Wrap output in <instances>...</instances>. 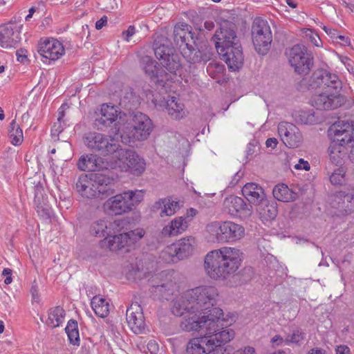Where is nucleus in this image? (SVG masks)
<instances>
[{
    "instance_id": "obj_1",
    "label": "nucleus",
    "mask_w": 354,
    "mask_h": 354,
    "mask_svg": "<svg viewBox=\"0 0 354 354\" xmlns=\"http://www.w3.org/2000/svg\"><path fill=\"white\" fill-rule=\"evenodd\" d=\"M172 313L182 317L180 323V328L185 332H201L205 334H212L217 331L229 329L224 326L223 313L220 308H213L203 312L190 303L176 299L171 308Z\"/></svg>"
},
{
    "instance_id": "obj_2",
    "label": "nucleus",
    "mask_w": 354,
    "mask_h": 354,
    "mask_svg": "<svg viewBox=\"0 0 354 354\" xmlns=\"http://www.w3.org/2000/svg\"><path fill=\"white\" fill-rule=\"evenodd\" d=\"M242 262V252L231 247H222L209 252L204 261L207 274L214 280H225L233 275Z\"/></svg>"
},
{
    "instance_id": "obj_3",
    "label": "nucleus",
    "mask_w": 354,
    "mask_h": 354,
    "mask_svg": "<svg viewBox=\"0 0 354 354\" xmlns=\"http://www.w3.org/2000/svg\"><path fill=\"white\" fill-rule=\"evenodd\" d=\"M328 132L331 138L328 149L330 160L337 165L341 163L347 153L346 147L351 145L349 158L354 163V121L338 120Z\"/></svg>"
},
{
    "instance_id": "obj_4",
    "label": "nucleus",
    "mask_w": 354,
    "mask_h": 354,
    "mask_svg": "<svg viewBox=\"0 0 354 354\" xmlns=\"http://www.w3.org/2000/svg\"><path fill=\"white\" fill-rule=\"evenodd\" d=\"M75 185L77 192L86 198L103 200L115 192L111 179L101 174H82Z\"/></svg>"
},
{
    "instance_id": "obj_5",
    "label": "nucleus",
    "mask_w": 354,
    "mask_h": 354,
    "mask_svg": "<svg viewBox=\"0 0 354 354\" xmlns=\"http://www.w3.org/2000/svg\"><path fill=\"white\" fill-rule=\"evenodd\" d=\"M234 335L232 329H224L212 334H205L203 337L192 338L187 344L185 354H217L218 350L227 353L221 346L230 342Z\"/></svg>"
},
{
    "instance_id": "obj_6",
    "label": "nucleus",
    "mask_w": 354,
    "mask_h": 354,
    "mask_svg": "<svg viewBox=\"0 0 354 354\" xmlns=\"http://www.w3.org/2000/svg\"><path fill=\"white\" fill-rule=\"evenodd\" d=\"M152 129L153 124L148 115L141 112L132 113L121 130V140L129 145L137 140H145Z\"/></svg>"
},
{
    "instance_id": "obj_7",
    "label": "nucleus",
    "mask_w": 354,
    "mask_h": 354,
    "mask_svg": "<svg viewBox=\"0 0 354 354\" xmlns=\"http://www.w3.org/2000/svg\"><path fill=\"white\" fill-rule=\"evenodd\" d=\"M218 292L213 286H201L187 290L177 299L185 303H190V306H194L196 308L206 312L212 310L216 303Z\"/></svg>"
},
{
    "instance_id": "obj_8",
    "label": "nucleus",
    "mask_w": 354,
    "mask_h": 354,
    "mask_svg": "<svg viewBox=\"0 0 354 354\" xmlns=\"http://www.w3.org/2000/svg\"><path fill=\"white\" fill-rule=\"evenodd\" d=\"M196 243V239L192 236L181 238L167 245L161 252L160 258L167 263L183 260L193 254Z\"/></svg>"
},
{
    "instance_id": "obj_9",
    "label": "nucleus",
    "mask_w": 354,
    "mask_h": 354,
    "mask_svg": "<svg viewBox=\"0 0 354 354\" xmlns=\"http://www.w3.org/2000/svg\"><path fill=\"white\" fill-rule=\"evenodd\" d=\"M206 230L218 243L234 242L241 239L245 233L243 226L232 221L212 222L207 225Z\"/></svg>"
},
{
    "instance_id": "obj_10",
    "label": "nucleus",
    "mask_w": 354,
    "mask_h": 354,
    "mask_svg": "<svg viewBox=\"0 0 354 354\" xmlns=\"http://www.w3.org/2000/svg\"><path fill=\"white\" fill-rule=\"evenodd\" d=\"M85 145L91 151L101 155L116 157L121 147L111 136L97 132H90L84 137Z\"/></svg>"
},
{
    "instance_id": "obj_11",
    "label": "nucleus",
    "mask_w": 354,
    "mask_h": 354,
    "mask_svg": "<svg viewBox=\"0 0 354 354\" xmlns=\"http://www.w3.org/2000/svg\"><path fill=\"white\" fill-rule=\"evenodd\" d=\"M252 38L255 50L260 55L268 51L272 41V32L266 20L257 17L252 26Z\"/></svg>"
},
{
    "instance_id": "obj_12",
    "label": "nucleus",
    "mask_w": 354,
    "mask_h": 354,
    "mask_svg": "<svg viewBox=\"0 0 354 354\" xmlns=\"http://www.w3.org/2000/svg\"><path fill=\"white\" fill-rule=\"evenodd\" d=\"M309 86L313 89L322 88L324 91L341 95L339 92L342 88V84L336 74L318 69L310 77Z\"/></svg>"
},
{
    "instance_id": "obj_13",
    "label": "nucleus",
    "mask_w": 354,
    "mask_h": 354,
    "mask_svg": "<svg viewBox=\"0 0 354 354\" xmlns=\"http://www.w3.org/2000/svg\"><path fill=\"white\" fill-rule=\"evenodd\" d=\"M145 232L142 228H137L128 232L113 235L112 238H104L101 241L102 247L106 246L111 251H118L124 248L133 245L145 235Z\"/></svg>"
},
{
    "instance_id": "obj_14",
    "label": "nucleus",
    "mask_w": 354,
    "mask_h": 354,
    "mask_svg": "<svg viewBox=\"0 0 354 354\" xmlns=\"http://www.w3.org/2000/svg\"><path fill=\"white\" fill-rule=\"evenodd\" d=\"M288 61L295 68V71L301 75H307L313 65L311 55L307 53L304 45L296 44L287 53Z\"/></svg>"
},
{
    "instance_id": "obj_15",
    "label": "nucleus",
    "mask_w": 354,
    "mask_h": 354,
    "mask_svg": "<svg viewBox=\"0 0 354 354\" xmlns=\"http://www.w3.org/2000/svg\"><path fill=\"white\" fill-rule=\"evenodd\" d=\"M154 54L166 70L174 75H177L181 70L179 56L174 53V49L167 44L159 42L153 44Z\"/></svg>"
},
{
    "instance_id": "obj_16",
    "label": "nucleus",
    "mask_w": 354,
    "mask_h": 354,
    "mask_svg": "<svg viewBox=\"0 0 354 354\" xmlns=\"http://www.w3.org/2000/svg\"><path fill=\"white\" fill-rule=\"evenodd\" d=\"M140 65L145 73L151 80L160 85H164L168 81L174 80L176 76L167 73L160 67L158 63L149 56L145 55L140 58Z\"/></svg>"
},
{
    "instance_id": "obj_17",
    "label": "nucleus",
    "mask_w": 354,
    "mask_h": 354,
    "mask_svg": "<svg viewBox=\"0 0 354 354\" xmlns=\"http://www.w3.org/2000/svg\"><path fill=\"white\" fill-rule=\"evenodd\" d=\"M37 51L44 59L42 61L48 64L59 59L65 53L63 44L53 38L41 39Z\"/></svg>"
},
{
    "instance_id": "obj_18",
    "label": "nucleus",
    "mask_w": 354,
    "mask_h": 354,
    "mask_svg": "<svg viewBox=\"0 0 354 354\" xmlns=\"http://www.w3.org/2000/svg\"><path fill=\"white\" fill-rule=\"evenodd\" d=\"M120 162L126 164L125 170L134 176H140L145 170V160L135 151L120 148L115 157Z\"/></svg>"
},
{
    "instance_id": "obj_19",
    "label": "nucleus",
    "mask_w": 354,
    "mask_h": 354,
    "mask_svg": "<svg viewBox=\"0 0 354 354\" xmlns=\"http://www.w3.org/2000/svg\"><path fill=\"white\" fill-rule=\"evenodd\" d=\"M235 29V24L228 21H225L221 24L219 30H217L214 35L217 50L234 46V43L240 42Z\"/></svg>"
},
{
    "instance_id": "obj_20",
    "label": "nucleus",
    "mask_w": 354,
    "mask_h": 354,
    "mask_svg": "<svg viewBox=\"0 0 354 354\" xmlns=\"http://www.w3.org/2000/svg\"><path fill=\"white\" fill-rule=\"evenodd\" d=\"M23 25L10 22L0 26V46L5 48H17L21 37Z\"/></svg>"
},
{
    "instance_id": "obj_21",
    "label": "nucleus",
    "mask_w": 354,
    "mask_h": 354,
    "mask_svg": "<svg viewBox=\"0 0 354 354\" xmlns=\"http://www.w3.org/2000/svg\"><path fill=\"white\" fill-rule=\"evenodd\" d=\"M278 133L283 143L288 148H297L302 143V134L292 123L281 122L278 124Z\"/></svg>"
},
{
    "instance_id": "obj_22",
    "label": "nucleus",
    "mask_w": 354,
    "mask_h": 354,
    "mask_svg": "<svg viewBox=\"0 0 354 354\" xmlns=\"http://www.w3.org/2000/svg\"><path fill=\"white\" fill-rule=\"evenodd\" d=\"M223 207L225 211L232 216L243 218L250 217L253 212L251 205L247 204L242 198L233 195L225 198Z\"/></svg>"
},
{
    "instance_id": "obj_23",
    "label": "nucleus",
    "mask_w": 354,
    "mask_h": 354,
    "mask_svg": "<svg viewBox=\"0 0 354 354\" xmlns=\"http://www.w3.org/2000/svg\"><path fill=\"white\" fill-rule=\"evenodd\" d=\"M217 51L230 71H236L243 66V55L240 42L234 43V46L232 45Z\"/></svg>"
},
{
    "instance_id": "obj_24",
    "label": "nucleus",
    "mask_w": 354,
    "mask_h": 354,
    "mask_svg": "<svg viewBox=\"0 0 354 354\" xmlns=\"http://www.w3.org/2000/svg\"><path fill=\"white\" fill-rule=\"evenodd\" d=\"M126 317L128 326L135 334L145 332L146 324L140 305L138 303L132 304L127 310Z\"/></svg>"
},
{
    "instance_id": "obj_25",
    "label": "nucleus",
    "mask_w": 354,
    "mask_h": 354,
    "mask_svg": "<svg viewBox=\"0 0 354 354\" xmlns=\"http://www.w3.org/2000/svg\"><path fill=\"white\" fill-rule=\"evenodd\" d=\"M331 205L342 214H349L354 212V188L337 192L333 196Z\"/></svg>"
},
{
    "instance_id": "obj_26",
    "label": "nucleus",
    "mask_w": 354,
    "mask_h": 354,
    "mask_svg": "<svg viewBox=\"0 0 354 354\" xmlns=\"http://www.w3.org/2000/svg\"><path fill=\"white\" fill-rule=\"evenodd\" d=\"M310 103L317 109H335L342 104L343 97L342 95H333V93L325 91L322 93L313 96Z\"/></svg>"
},
{
    "instance_id": "obj_27",
    "label": "nucleus",
    "mask_w": 354,
    "mask_h": 354,
    "mask_svg": "<svg viewBox=\"0 0 354 354\" xmlns=\"http://www.w3.org/2000/svg\"><path fill=\"white\" fill-rule=\"evenodd\" d=\"M103 208L105 212L111 215H120L132 210L124 192L110 197L103 204Z\"/></svg>"
},
{
    "instance_id": "obj_28",
    "label": "nucleus",
    "mask_w": 354,
    "mask_h": 354,
    "mask_svg": "<svg viewBox=\"0 0 354 354\" xmlns=\"http://www.w3.org/2000/svg\"><path fill=\"white\" fill-rule=\"evenodd\" d=\"M121 112L114 106L103 104L101 106L100 113L95 118L94 124L98 130L104 131L115 122L118 116L121 118Z\"/></svg>"
},
{
    "instance_id": "obj_29",
    "label": "nucleus",
    "mask_w": 354,
    "mask_h": 354,
    "mask_svg": "<svg viewBox=\"0 0 354 354\" xmlns=\"http://www.w3.org/2000/svg\"><path fill=\"white\" fill-rule=\"evenodd\" d=\"M242 194L250 203L256 205L263 204L265 193L259 185L254 183L245 184L242 188Z\"/></svg>"
},
{
    "instance_id": "obj_30",
    "label": "nucleus",
    "mask_w": 354,
    "mask_h": 354,
    "mask_svg": "<svg viewBox=\"0 0 354 354\" xmlns=\"http://www.w3.org/2000/svg\"><path fill=\"white\" fill-rule=\"evenodd\" d=\"M189 220L184 216L174 218L162 230V234L165 236H174L185 232L189 226Z\"/></svg>"
},
{
    "instance_id": "obj_31",
    "label": "nucleus",
    "mask_w": 354,
    "mask_h": 354,
    "mask_svg": "<svg viewBox=\"0 0 354 354\" xmlns=\"http://www.w3.org/2000/svg\"><path fill=\"white\" fill-rule=\"evenodd\" d=\"M102 158L93 155L82 156L77 162V167L82 171H95L103 169Z\"/></svg>"
},
{
    "instance_id": "obj_32",
    "label": "nucleus",
    "mask_w": 354,
    "mask_h": 354,
    "mask_svg": "<svg viewBox=\"0 0 354 354\" xmlns=\"http://www.w3.org/2000/svg\"><path fill=\"white\" fill-rule=\"evenodd\" d=\"M181 55L189 63H199L206 60L205 55L194 46L189 44H184L180 46Z\"/></svg>"
},
{
    "instance_id": "obj_33",
    "label": "nucleus",
    "mask_w": 354,
    "mask_h": 354,
    "mask_svg": "<svg viewBox=\"0 0 354 354\" xmlns=\"http://www.w3.org/2000/svg\"><path fill=\"white\" fill-rule=\"evenodd\" d=\"M66 313L64 309L58 306L48 310V319L46 324L50 328H57L64 322Z\"/></svg>"
},
{
    "instance_id": "obj_34",
    "label": "nucleus",
    "mask_w": 354,
    "mask_h": 354,
    "mask_svg": "<svg viewBox=\"0 0 354 354\" xmlns=\"http://www.w3.org/2000/svg\"><path fill=\"white\" fill-rule=\"evenodd\" d=\"M166 109L171 118L175 120L183 118L185 114L184 104L180 102L176 97H171L167 101Z\"/></svg>"
},
{
    "instance_id": "obj_35",
    "label": "nucleus",
    "mask_w": 354,
    "mask_h": 354,
    "mask_svg": "<svg viewBox=\"0 0 354 354\" xmlns=\"http://www.w3.org/2000/svg\"><path fill=\"white\" fill-rule=\"evenodd\" d=\"M272 194L277 200L282 202L293 201L297 198V194L285 184L276 185L273 189Z\"/></svg>"
},
{
    "instance_id": "obj_36",
    "label": "nucleus",
    "mask_w": 354,
    "mask_h": 354,
    "mask_svg": "<svg viewBox=\"0 0 354 354\" xmlns=\"http://www.w3.org/2000/svg\"><path fill=\"white\" fill-rule=\"evenodd\" d=\"M91 305L95 315L100 317H106L109 313V303L100 295L93 297Z\"/></svg>"
},
{
    "instance_id": "obj_37",
    "label": "nucleus",
    "mask_w": 354,
    "mask_h": 354,
    "mask_svg": "<svg viewBox=\"0 0 354 354\" xmlns=\"http://www.w3.org/2000/svg\"><path fill=\"white\" fill-rule=\"evenodd\" d=\"M160 284L153 285L151 292L158 295L159 297L165 298L167 296L173 294V291L176 286V283L171 278H167Z\"/></svg>"
},
{
    "instance_id": "obj_38",
    "label": "nucleus",
    "mask_w": 354,
    "mask_h": 354,
    "mask_svg": "<svg viewBox=\"0 0 354 354\" xmlns=\"http://www.w3.org/2000/svg\"><path fill=\"white\" fill-rule=\"evenodd\" d=\"M163 205L160 215V216H171L176 213L177 209L179 208V203L177 201H171L169 198H162L159 200L155 204V207L160 208Z\"/></svg>"
},
{
    "instance_id": "obj_39",
    "label": "nucleus",
    "mask_w": 354,
    "mask_h": 354,
    "mask_svg": "<svg viewBox=\"0 0 354 354\" xmlns=\"http://www.w3.org/2000/svg\"><path fill=\"white\" fill-rule=\"evenodd\" d=\"M65 331L70 343L75 346H79L80 339L77 322L75 319H70L65 328Z\"/></svg>"
},
{
    "instance_id": "obj_40",
    "label": "nucleus",
    "mask_w": 354,
    "mask_h": 354,
    "mask_svg": "<svg viewBox=\"0 0 354 354\" xmlns=\"http://www.w3.org/2000/svg\"><path fill=\"white\" fill-rule=\"evenodd\" d=\"M9 136L13 145H19L23 141V131L15 120L10 124Z\"/></svg>"
},
{
    "instance_id": "obj_41",
    "label": "nucleus",
    "mask_w": 354,
    "mask_h": 354,
    "mask_svg": "<svg viewBox=\"0 0 354 354\" xmlns=\"http://www.w3.org/2000/svg\"><path fill=\"white\" fill-rule=\"evenodd\" d=\"M106 222L104 219L93 221L90 225V233L97 237L106 238Z\"/></svg>"
},
{
    "instance_id": "obj_42",
    "label": "nucleus",
    "mask_w": 354,
    "mask_h": 354,
    "mask_svg": "<svg viewBox=\"0 0 354 354\" xmlns=\"http://www.w3.org/2000/svg\"><path fill=\"white\" fill-rule=\"evenodd\" d=\"M346 169L344 167H339L333 171L329 177L330 182L333 185H342L346 183Z\"/></svg>"
},
{
    "instance_id": "obj_43",
    "label": "nucleus",
    "mask_w": 354,
    "mask_h": 354,
    "mask_svg": "<svg viewBox=\"0 0 354 354\" xmlns=\"http://www.w3.org/2000/svg\"><path fill=\"white\" fill-rule=\"evenodd\" d=\"M305 333L301 329L297 328L292 330L291 335H288L285 339V344L290 345L291 344L295 345H301L305 339Z\"/></svg>"
},
{
    "instance_id": "obj_44",
    "label": "nucleus",
    "mask_w": 354,
    "mask_h": 354,
    "mask_svg": "<svg viewBox=\"0 0 354 354\" xmlns=\"http://www.w3.org/2000/svg\"><path fill=\"white\" fill-rule=\"evenodd\" d=\"M106 237L108 239L112 238L113 235H117L116 234L120 232L124 227V221L115 219L112 222H109V224L106 223Z\"/></svg>"
},
{
    "instance_id": "obj_45",
    "label": "nucleus",
    "mask_w": 354,
    "mask_h": 354,
    "mask_svg": "<svg viewBox=\"0 0 354 354\" xmlns=\"http://www.w3.org/2000/svg\"><path fill=\"white\" fill-rule=\"evenodd\" d=\"M124 195H126L127 198L129 201L131 207L133 209L136 204L142 201L145 192L143 190H129L124 192Z\"/></svg>"
},
{
    "instance_id": "obj_46",
    "label": "nucleus",
    "mask_w": 354,
    "mask_h": 354,
    "mask_svg": "<svg viewBox=\"0 0 354 354\" xmlns=\"http://www.w3.org/2000/svg\"><path fill=\"white\" fill-rule=\"evenodd\" d=\"M261 204L263 205V207L259 210L261 216L267 220L274 219L277 212L276 207L273 204H264L263 203Z\"/></svg>"
},
{
    "instance_id": "obj_47",
    "label": "nucleus",
    "mask_w": 354,
    "mask_h": 354,
    "mask_svg": "<svg viewBox=\"0 0 354 354\" xmlns=\"http://www.w3.org/2000/svg\"><path fill=\"white\" fill-rule=\"evenodd\" d=\"M120 104H123L125 109H131L138 104V99L137 95L132 91H130L121 100Z\"/></svg>"
},
{
    "instance_id": "obj_48",
    "label": "nucleus",
    "mask_w": 354,
    "mask_h": 354,
    "mask_svg": "<svg viewBox=\"0 0 354 354\" xmlns=\"http://www.w3.org/2000/svg\"><path fill=\"white\" fill-rule=\"evenodd\" d=\"M187 31H183V28L180 26H175L174 29V41L179 44V46H184V44H187L186 42V35L189 34Z\"/></svg>"
},
{
    "instance_id": "obj_49",
    "label": "nucleus",
    "mask_w": 354,
    "mask_h": 354,
    "mask_svg": "<svg viewBox=\"0 0 354 354\" xmlns=\"http://www.w3.org/2000/svg\"><path fill=\"white\" fill-rule=\"evenodd\" d=\"M36 212L38 216L43 219H49L51 216V209L48 207L37 205L36 207Z\"/></svg>"
},
{
    "instance_id": "obj_50",
    "label": "nucleus",
    "mask_w": 354,
    "mask_h": 354,
    "mask_svg": "<svg viewBox=\"0 0 354 354\" xmlns=\"http://www.w3.org/2000/svg\"><path fill=\"white\" fill-rule=\"evenodd\" d=\"M306 36L315 46L319 47L322 45V41L319 35L311 30L308 29L306 31Z\"/></svg>"
},
{
    "instance_id": "obj_51",
    "label": "nucleus",
    "mask_w": 354,
    "mask_h": 354,
    "mask_svg": "<svg viewBox=\"0 0 354 354\" xmlns=\"http://www.w3.org/2000/svg\"><path fill=\"white\" fill-rule=\"evenodd\" d=\"M64 126H66L64 121L57 120V122H55L51 129L53 135L59 136L63 131Z\"/></svg>"
},
{
    "instance_id": "obj_52",
    "label": "nucleus",
    "mask_w": 354,
    "mask_h": 354,
    "mask_svg": "<svg viewBox=\"0 0 354 354\" xmlns=\"http://www.w3.org/2000/svg\"><path fill=\"white\" fill-rule=\"evenodd\" d=\"M301 117L304 118H301V122L303 124H311L314 122V115L313 113L303 112Z\"/></svg>"
},
{
    "instance_id": "obj_53",
    "label": "nucleus",
    "mask_w": 354,
    "mask_h": 354,
    "mask_svg": "<svg viewBox=\"0 0 354 354\" xmlns=\"http://www.w3.org/2000/svg\"><path fill=\"white\" fill-rule=\"evenodd\" d=\"M136 28L133 26H129L127 30L123 31L122 36L125 41H129L130 38L135 34Z\"/></svg>"
},
{
    "instance_id": "obj_54",
    "label": "nucleus",
    "mask_w": 354,
    "mask_h": 354,
    "mask_svg": "<svg viewBox=\"0 0 354 354\" xmlns=\"http://www.w3.org/2000/svg\"><path fill=\"white\" fill-rule=\"evenodd\" d=\"M296 169H304L308 171L310 168V164L308 161L304 160L303 158L299 160V162L295 165Z\"/></svg>"
},
{
    "instance_id": "obj_55",
    "label": "nucleus",
    "mask_w": 354,
    "mask_h": 354,
    "mask_svg": "<svg viewBox=\"0 0 354 354\" xmlns=\"http://www.w3.org/2000/svg\"><path fill=\"white\" fill-rule=\"evenodd\" d=\"M234 354H257L254 348L252 346H245L236 351Z\"/></svg>"
},
{
    "instance_id": "obj_56",
    "label": "nucleus",
    "mask_w": 354,
    "mask_h": 354,
    "mask_svg": "<svg viewBox=\"0 0 354 354\" xmlns=\"http://www.w3.org/2000/svg\"><path fill=\"white\" fill-rule=\"evenodd\" d=\"M68 105L66 103L62 104V106L58 109V121H64L63 119L65 116V111L68 108Z\"/></svg>"
},
{
    "instance_id": "obj_57",
    "label": "nucleus",
    "mask_w": 354,
    "mask_h": 354,
    "mask_svg": "<svg viewBox=\"0 0 354 354\" xmlns=\"http://www.w3.org/2000/svg\"><path fill=\"white\" fill-rule=\"evenodd\" d=\"M322 28L324 30V32L328 36H330V38L336 39V37H337L338 31L337 30L331 28L326 26H324Z\"/></svg>"
},
{
    "instance_id": "obj_58",
    "label": "nucleus",
    "mask_w": 354,
    "mask_h": 354,
    "mask_svg": "<svg viewBox=\"0 0 354 354\" xmlns=\"http://www.w3.org/2000/svg\"><path fill=\"white\" fill-rule=\"evenodd\" d=\"M270 342L273 346H281L283 343L285 344V339L280 335H276L272 339Z\"/></svg>"
},
{
    "instance_id": "obj_59",
    "label": "nucleus",
    "mask_w": 354,
    "mask_h": 354,
    "mask_svg": "<svg viewBox=\"0 0 354 354\" xmlns=\"http://www.w3.org/2000/svg\"><path fill=\"white\" fill-rule=\"evenodd\" d=\"M2 274L6 276V278L4 280V283L6 284H10L11 283L12 279V270L10 268H4Z\"/></svg>"
},
{
    "instance_id": "obj_60",
    "label": "nucleus",
    "mask_w": 354,
    "mask_h": 354,
    "mask_svg": "<svg viewBox=\"0 0 354 354\" xmlns=\"http://www.w3.org/2000/svg\"><path fill=\"white\" fill-rule=\"evenodd\" d=\"M335 352L336 354H351L350 348L346 345L337 346Z\"/></svg>"
},
{
    "instance_id": "obj_61",
    "label": "nucleus",
    "mask_w": 354,
    "mask_h": 354,
    "mask_svg": "<svg viewBox=\"0 0 354 354\" xmlns=\"http://www.w3.org/2000/svg\"><path fill=\"white\" fill-rule=\"evenodd\" d=\"M106 23H107V17L104 15L96 21L95 28L97 30H100L106 24Z\"/></svg>"
},
{
    "instance_id": "obj_62",
    "label": "nucleus",
    "mask_w": 354,
    "mask_h": 354,
    "mask_svg": "<svg viewBox=\"0 0 354 354\" xmlns=\"http://www.w3.org/2000/svg\"><path fill=\"white\" fill-rule=\"evenodd\" d=\"M197 213H198V211L196 209H194L193 207H190L187 210L186 216L185 217L187 218V220H189V222H190L192 221V219L194 216H196Z\"/></svg>"
},
{
    "instance_id": "obj_63",
    "label": "nucleus",
    "mask_w": 354,
    "mask_h": 354,
    "mask_svg": "<svg viewBox=\"0 0 354 354\" xmlns=\"http://www.w3.org/2000/svg\"><path fill=\"white\" fill-rule=\"evenodd\" d=\"M278 144V140L275 138H270L267 139L266 142V145L267 147H271L272 149H274Z\"/></svg>"
},
{
    "instance_id": "obj_64",
    "label": "nucleus",
    "mask_w": 354,
    "mask_h": 354,
    "mask_svg": "<svg viewBox=\"0 0 354 354\" xmlns=\"http://www.w3.org/2000/svg\"><path fill=\"white\" fill-rule=\"evenodd\" d=\"M147 348L151 353H155L158 350V346L155 341H149Z\"/></svg>"
}]
</instances>
